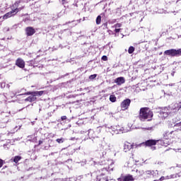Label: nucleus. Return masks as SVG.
Returning <instances> with one entry per match:
<instances>
[{
	"instance_id": "34",
	"label": "nucleus",
	"mask_w": 181,
	"mask_h": 181,
	"mask_svg": "<svg viewBox=\"0 0 181 181\" xmlns=\"http://www.w3.org/2000/svg\"><path fill=\"white\" fill-rule=\"evenodd\" d=\"M160 181H163V180H165V177L164 176H162L160 179H159Z\"/></svg>"
},
{
	"instance_id": "8",
	"label": "nucleus",
	"mask_w": 181,
	"mask_h": 181,
	"mask_svg": "<svg viewBox=\"0 0 181 181\" xmlns=\"http://www.w3.org/2000/svg\"><path fill=\"white\" fill-rule=\"evenodd\" d=\"M35 33H36V30L35 28H33V27H27L25 28V35L27 36H33Z\"/></svg>"
},
{
	"instance_id": "29",
	"label": "nucleus",
	"mask_w": 181,
	"mask_h": 181,
	"mask_svg": "<svg viewBox=\"0 0 181 181\" xmlns=\"http://www.w3.org/2000/svg\"><path fill=\"white\" fill-rule=\"evenodd\" d=\"M25 95H33V94H35V91L33 92H27L25 93Z\"/></svg>"
},
{
	"instance_id": "3",
	"label": "nucleus",
	"mask_w": 181,
	"mask_h": 181,
	"mask_svg": "<svg viewBox=\"0 0 181 181\" xmlns=\"http://www.w3.org/2000/svg\"><path fill=\"white\" fill-rule=\"evenodd\" d=\"M164 54L166 56H171V57H179V56H181V49H168L164 52Z\"/></svg>"
},
{
	"instance_id": "33",
	"label": "nucleus",
	"mask_w": 181,
	"mask_h": 181,
	"mask_svg": "<svg viewBox=\"0 0 181 181\" xmlns=\"http://www.w3.org/2000/svg\"><path fill=\"white\" fill-rule=\"evenodd\" d=\"M67 4V1L66 0H62V5H65Z\"/></svg>"
},
{
	"instance_id": "9",
	"label": "nucleus",
	"mask_w": 181,
	"mask_h": 181,
	"mask_svg": "<svg viewBox=\"0 0 181 181\" xmlns=\"http://www.w3.org/2000/svg\"><path fill=\"white\" fill-rule=\"evenodd\" d=\"M16 66L20 69H25V61L22 58H18L16 61Z\"/></svg>"
},
{
	"instance_id": "22",
	"label": "nucleus",
	"mask_w": 181,
	"mask_h": 181,
	"mask_svg": "<svg viewBox=\"0 0 181 181\" xmlns=\"http://www.w3.org/2000/svg\"><path fill=\"white\" fill-rule=\"evenodd\" d=\"M21 4V0H19V1H16L13 4V8H16H16H19V4Z\"/></svg>"
},
{
	"instance_id": "11",
	"label": "nucleus",
	"mask_w": 181,
	"mask_h": 181,
	"mask_svg": "<svg viewBox=\"0 0 181 181\" xmlns=\"http://www.w3.org/2000/svg\"><path fill=\"white\" fill-rule=\"evenodd\" d=\"M115 83L117 84V86H121L122 84H124L125 83V78L120 76L115 79Z\"/></svg>"
},
{
	"instance_id": "31",
	"label": "nucleus",
	"mask_w": 181,
	"mask_h": 181,
	"mask_svg": "<svg viewBox=\"0 0 181 181\" xmlns=\"http://www.w3.org/2000/svg\"><path fill=\"white\" fill-rule=\"evenodd\" d=\"M2 166H4V160L0 158V168H2Z\"/></svg>"
},
{
	"instance_id": "26",
	"label": "nucleus",
	"mask_w": 181,
	"mask_h": 181,
	"mask_svg": "<svg viewBox=\"0 0 181 181\" xmlns=\"http://www.w3.org/2000/svg\"><path fill=\"white\" fill-rule=\"evenodd\" d=\"M56 141H57L58 144H63V142H64V139H63V138L57 139Z\"/></svg>"
},
{
	"instance_id": "15",
	"label": "nucleus",
	"mask_w": 181,
	"mask_h": 181,
	"mask_svg": "<svg viewBox=\"0 0 181 181\" xmlns=\"http://www.w3.org/2000/svg\"><path fill=\"white\" fill-rule=\"evenodd\" d=\"M108 173H109L108 168H103L100 171V175H101V176H108Z\"/></svg>"
},
{
	"instance_id": "35",
	"label": "nucleus",
	"mask_w": 181,
	"mask_h": 181,
	"mask_svg": "<svg viewBox=\"0 0 181 181\" xmlns=\"http://www.w3.org/2000/svg\"><path fill=\"white\" fill-rule=\"evenodd\" d=\"M42 144H43V141L40 140L39 142H38V146L42 145Z\"/></svg>"
},
{
	"instance_id": "37",
	"label": "nucleus",
	"mask_w": 181,
	"mask_h": 181,
	"mask_svg": "<svg viewBox=\"0 0 181 181\" xmlns=\"http://www.w3.org/2000/svg\"><path fill=\"white\" fill-rule=\"evenodd\" d=\"M0 12H1V6H0Z\"/></svg>"
},
{
	"instance_id": "1",
	"label": "nucleus",
	"mask_w": 181,
	"mask_h": 181,
	"mask_svg": "<svg viewBox=\"0 0 181 181\" xmlns=\"http://www.w3.org/2000/svg\"><path fill=\"white\" fill-rule=\"evenodd\" d=\"M153 117V112L149 107H141L139 110V119L140 121H151Z\"/></svg>"
},
{
	"instance_id": "18",
	"label": "nucleus",
	"mask_w": 181,
	"mask_h": 181,
	"mask_svg": "<svg viewBox=\"0 0 181 181\" xmlns=\"http://www.w3.org/2000/svg\"><path fill=\"white\" fill-rule=\"evenodd\" d=\"M43 94H45V90L34 91V95L35 97H37V95H38V97H42Z\"/></svg>"
},
{
	"instance_id": "20",
	"label": "nucleus",
	"mask_w": 181,
	"mask_h": 181,
	"mask_svg": "<svg viewBox=\"0 0 181 181\" xmlns=\"http://www.w3.org/2000/svg\"><path fill=\"white\" fill-rule=\"evenodd\" d=\"M134 52H135V47H134L133 46L129 47L128 49L129 54H132Z\"/></svg>"
},
{
	"instance_id": "27",
	"label": "nucleus",
	"mask_w": 181,
	"mask_h": 181,
	"mask_svg": "<svg viewBox=\"0 0 181 181\" xmlns=\"http://www.w3.org/2000/svg\"><path fill=\"white\" fill-rule=\"evenodd\" d=\"M96 77H97V74H95L90 75V76H89V80H94L96 78Z\"/></svg>"
},
{
	"instance_id": "2",
	"label": "nucleus",
	"mask_w": 181,
	"mask_h": 181,
	"mask_svg": "<svg viewBox=\"0 0 181 181\" xmlns=\"http://www.w3.org/2000/svg\"><path fill=\"white\" fill-rule=\"evenodd\" d=\"M158 142H162V140L158 139H148L146 141L143 142V145L147 148H151L153 151H155L156 149V145L158 144Z\"/></svg>"
},
{
	"instance_id": "12",
	"label": "nucleus",
	"mask_w": 181,
	"mask_h": 181,
	"mask_svg": "<svg viewBox=\"0 0 181 181\" xmlns=\"http://www.w3.org/2000/svg\"><path fill=\"white\" fill-rule=\"evenodd\" d=\"M112 129L115 134H119L120 132H122V127H121L119 125L113 126Z\"/></svg>"
},
{
	"instance_id": "6",
	"label": "nucleus",
	"mask_w": 181,
	"mask_h": 181,
	"mask_svg": "<svg viewBox=\"0 0 181 181\" xmlns=\"http://www.w3.org/2000/svg\"><path fill=\"white\" fill-rule=\"evenodd\" d=\"M135 178L132 175H122L119 178H117V181H134Z\"/></svg>"
},
{
	"instance_id": "30",
	"label": "nucleus",
	"mask_w": 181,
	"mask_h": 181,
	"mask_svg": "<svg viewBox=\"0 0 181 181\" xmlns=\"http://www.w3.org/2000/svg\"><path fill=\"white\" fill-rule=\"evenodd\" d=\"M115 33H119V32H121V28H115Z\"/></svg>"
},
{
	"instance_id": "36",
	"label": "nucleus",
	"mask_w": 181,
	"mask_h": 181,
	"mask_svg": "<svg viewBox=\"0 0 181 181\" xmlns=\"http://www.w3.org/2000/svg\"><path fill=\"white\" fill-rule=\"evenodd\" d=\"M100 165H104V163H100Z\"/></svg>"
},
{
	"instance_id": "4",
	"label": "nucleus",
	"mask_w": 181,
	"mask_h": 181,
	"mask_svg": "<svg viewBox=\"0 0 181 181\" xmlns=\"http://www.w3.org/2000/svg\"><path fill=\"white\" fill-rule=\"evenodd\" d=\"M141 144H131L129 142H126L124 145V152H129L131 149H134V148H138L141 146Z\"/></svg>"
},
{
	"instance_id": "7",
	"label": "nucleus",
	"mask_w": 181,
	"mask_h": 181,
	"mask_svg": "<svg viewBox=\"0 0 181 181\" xmlns=\"http://www.w3.org/2000/svg\"><path fill=\"white\" fill-rule=\"evenodd\" d=\"M130 105H131V100L125 99L121 103L120 107L123 110H128V107H129Z\"/></svg>"
},
{
	"instance_id": "5",
	"label": "nucleus",
	"mask_w": 181,
	"mask_h": 181,
	"mask_svg": "<svg viewBox=\"0 0 181 181\" xmlns=\"http://www.w3.org/2000/svg\"><path fill=\"white\" fill-rule=\"evenodd\" d=\"M165 139H175L177 138V132L176 131H172L170 132H166L163 134Z\"/></svg>"
},
{
	"instance_id": "19",
	"label": "nucleus",
	"mask_w": 181,
	"mask_h": 181,
	"mask_svg": "<svg viewBox=\"0 0 181 181\" xmlns=\"http://www.w3.org/2000/svg\"><path fill=\"white\" fill-rule=\"evenodd\" d=\"M21 159H22V157L20 156H16L13 158V161L14 162V163H18L19 162V160H21Z\"/></svg>"
},
{
	"instance_id": "23",
	"label": "nucleus",
	"mask_w": 181,
	"mask_h": 181,
	"mask_svg": "<svg viewBox=\"0 0 181 181\" xmlns=\"http://www.w3.org/2000/svg\"><path fill=\"white\" fill-rule=\"evenodd\" d=\"M8 18H12L10 12H8L3 16V19H8Z\"/></svg>"
},
{
	"instance_id": "32",
	"label": "nucleus",
	"mask_w": 181,
	"mask_h": 181,
	"mask_svg": "<svg viewBox=\"0 0 181 181\" xmlns=\"http://www.w3.org/2000/svg\"><path fill=\"white\" fill-rule=\"evenodd\" d=\"M61 119H62V121H64L65 119H67V117L66 116H62V117H61Z\"/></svg>"
},
{
	"instance_id": "10",
	"label": "nucleus",
	"mask_w": 181,
	"mask_h": 181,
	"mask_svg": "<svg viewBox=\"0 0 181 181\" xmlns=\"http://www.w3.org/2000/svg\"><path fill=\"white\" fill-rule=\"evenodd\" d=\"M23 9H25V6H23L20 8H16L14 9H12L10 12V14L11 15V16H15V15H16V13H18V12H21V11H22Z\"/></svg>"
},
{
	"instance_id": "25",
	"label": "nucleus",
	"mask_w": 181,
	"mask_h": 181,
	"mask_svg": "<svg viewBox=\"0 0 181 181\" xmlns=\"http://www.w3.org/2000/svg\"><path fill=\"white\" fill-rule=\"evenodd\" d=\"M122 26V24L119 23H117L114 25V28H115V29H119V28H121Z\"/></svg>"
},
{
	"instance_id": "17",
	"label": "nucleus",
	"mask_w": 181,
	"mask_h": 181,
	"mask_svg": "<svg viewBox=\"0 0 181 181\" xmlns=\"http://www.w3.org/2000/svg\"><path fill=\"white\" fill-rule=\"evenodd\" d=\"M181 108V101L179 103H174V107H173V110H175L177 111H179Z\"/></svg>"
},
{
	"instance_id": "28",
	"label": "nucleus",
	"mask_w": 181,
	"mask_h": 181,
	"mask_svg": "<svg viewBox=\"0 0 181 181\" xmlns=\"http://www.w3.org/2000/svg\"><path fill=\"white\" fill-rule=\"evenodd\" d=\"M102 60H103V62H107V60H108V57L105 55H103L102 57Z\"/></svg>"
},
{
	"instance_id": "13",
	"label": "nucleus",
	"mask_w": 181,
	"mask_h": 181,
	"mask_svg": "<svg viewBox=\"0 0 181 181\" xmlns=\"http://www.w3.org/2000/svg\"><path fill=\"white\" fill-rule=\"evenodd\" d=\"M36 100H37V98H36V96L35 95V94H33L30 96H28V98H26L25 99V101L26 103H33L34 101H36Z\"/></svg>"
},
{
	"instance_id": "16",
	"label": "nucleus",
	"mask_w": 181,
	"mask_h": 181,
	"mask_svg": "<svg viewBox=\"0 0 181 181\" xmlns=\"http://www.w3.org/2000/svg\"><path fill=\"white\" fill-rule=\"evenodd\" d=\"M97 180L98 181H108V176H104V175H98L97 176Z\"/></svg>"
},
{
	"instance_id": "21",
	"label": "nucleus",
	"mask_w": 181,
	"mask_h": 181,
	"mask_svg": "<svg viewBox=\"0 0 181 181\" xmlns=\"http://www.w3.org/2000/svg\"><path fill=\"white\" fill-rule=\"evenodd\" d=\"M110 101H111V103H115V101H117V97L114 95H111L110 96Z\"/></svg>"
},
{
	"instance_id": "24",
	"label": "nucleus",
	"mask_w": 181,
	"mask_h": 181,
	"mask_svg": "<svg viewBox=\"0 0 181 181\" xmlns=\"http://www.w3.org/2000/svg\"><path fill=\"white\" fill-rule=\"evenodd\" d=\"M101 23V16H98L96 18V25H100Z\"/></svg>"
},
{
	"instance_id": "14",
	"label": "nucleus",
	"mask_w": 181,
	"mask_h": 181,
	"mask_svg": "<svg viewBox=\"0 0 181 181\" xmlns=\"http://www.w3.org/2000/svg\"><path fill=\"white\" fill-rule=\"evenodd\" d=\"M160 115H163V117H164V118H166V117H168V115H169V109H168V107L163 109L160 112Z\"/></svg>"
}]
</instances>
